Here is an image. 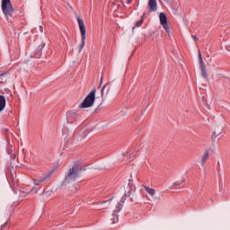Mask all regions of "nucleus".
<instances>
[{
  "label": "nucleus",
  "instance_id": "nucleus-1",
  "mask_svg": "<svg viewBox=\"0 0 230 230\" xmlns=\"http://www.w3.org/2000/svg\"><path fill=\"white\" fill-rule=\"evenodd\" d=\"M78 177H80V174L78 173V164H75L69 170L68 173L66 175L63 184L66 185L71 182H75Z\"/></svg>",
  "mask_w": 230,
  "mask_h": 230
},
{
  "label": "nucleus",
  "instance_id": "nucleus-2",
  "mask_svg": "<svg viewBox=\"0 0 230 230\" xmlns=\"http://www.w3.org/2000/svg\"><path fill=\"white\" fill-rule=\"evenodd\" d=\"M2 12L5 15L6 19H10L13 15V5H12V1L2 0Z\"/></svg>",
  "mask_w": 230,
  "mask_h": 230
},
{
  "label": "nucleus",
  "instance_id": "nucleus-3",
  "mask_svg": "<svg viewBox=\"0 0 230 230\" xmlns=\"http://www.w3.org/2000/svg\"><path fill=\"white\" fill-rule=\"evenodd\" d=\"M96 100V90H93L84 100L81 104L82 109H89L94 105V101Z\"/></svg>",
  "mask_w": 230,
  "mask_h": 230
},
{
  "label": "nucleus",
  "instance_id": "nucleus-4",
  "mask_svg": "<svg viewBox=\"0 0 230 230\" xmlns=\"http://www.w3.org/2000/svg\"><path fill=\"white\" fill-rule=\"evenodd\" d=\"M78 26L81 31V40L82 43L80 44V49L79 52L84 49V46H85V39H87V31L85 30V23L84 22V20L82 18H77Z\"/></svg>",
  "mask_w": 230,
  "mask_h": 230
},
{
  "label": "nucleus",
  "instance_id": "nucleus-5",
  "mask_svg": "<svg viewBox=\"0 0 230 230\" xmlns=\"http://www.w3.org/2000/svg\"><path fill=\"white\" fill-rule=\"evenodd\" d=\"M160 24L163 26L166 33L170 34V27H168V18L164 13L159 14Z\"/></svg>",
  "mask_w": 230,
  "mask_h": 230
},
{
  "label": "nucleus",
  "instance_id": "nucleus-6",
  "mask_svg": "<svg viewBox=\"0 0 230 230\" xmlns=\"http://www.w3.org/2000/svg\"><path fill=\"white\" fill-rule=\"evenodd\" d=\"M199 58L201 75L203 76V78H208V71L206 70V64L204 63V59H202V54L200 53V50H199Z\"/></svg>",
  "mask_w": 230,
  "mask_h": 230
},
{
  "label": "nucleus",
  "instance_id": "nucleus-7",
  "mask_svg": "<svg viewBox=\"0 0 230 230\" xmlns=\"http://www.w3.org/2000/svg\"><path fill=\"white\" fill-rule=\"evenodd\" d=\"M121 208H123V205L121 203H118L116 206V209L113 211L111 224H116V222H118V213L121 211Z\"/></svg>",
  "mask_w": 230,
  "mask_h": 230
},
{
  "label": "nucleus",
  "instance_id": "nucleus-8",
  "mask_svg": "<svg viewBox=\"0 0 230 230\" xmlns=\"http://www.w3.org/2000/svg\"><path fill=\"white\" fill-rule=\"evenodd\" d=\"M78 118H80V116L75 111H68L66 114L67 123H75V121H76Z\"/></svg>",
  "mask_w": 230,
  "mask_h": 230
},
{
  "label": "nucleus",
  "instance_id": "nucleus-9",
  "mask_svg": "<svg viewBox=\"0 0 230 230\" xmlns=\"http://www.w3.org/2000/svg\"><path fill=\"white\" fill-rule=\"evenodd\" d=\"M144 190L146 191V193H148V195H150L151 199H153V200H161L160 197H155V190L152 189L148 186H144Z\"/></svg>",
  "mask_w": 230,
  "mask_h": 230
},
{
  "label": "nucleus",
  "instance_id": "nucleus-10",
  "mask_svg": "<svg viewBox=\"0 0 230 230\" xmlns=\"http://www.w3.org/2000/svg\"><path fill=\"white\" fill-rule=\"evenodd\" d=\"M148 7L150 12H157V0H149Z\"/></svg>",
  "mask_w": 230,
  "mask_h": 230
},
{
  "label": "nucleus",
  "instance_id": "nucleus-11",
  "mask_svg": "<svg viewBox=\"0 0 230 230\" xmlns=\"http://www.w3.org/2000/svg\"><path fill=\"white\" fill-rule=\"evenodd\" d=\"M181 188H184V180L174 182L171 187L172 190H181Z\"/></svg>",
  "mask_w": 230,
  "mask_h": 230
},
{
  "label": "nucleus",
  "instance_id": "nucleus-12",
  "mask_svg": "<svg viewBox=\"0 0 230 230\" xmlns=\"http://www.w3.org/2000/svg\"><path fill=\"white\" fill-rule=\"evenodd\" d=\"M224 131V128L222 127H217L215 128L214 132H213V136L215 137H222V132Z\"/></svg>",
  "mask_w": 230,
  "mask_h": 230
},
{
  "label": "nucleus",
  "instance_id": "nucleus-13",
  "mask_svg": "<svg viewBox=\"0 0 230 230\" xmlns=\"http://www.w3.org/2000/svg\"><path fill=\"white\" fill-rule=\"evenodd\" d=\"M4 107H6V98H4V95H0V112L4 111Z\"/></svg>",
  "mask_w": 230,
  "mask_h": 230
},
{
  "label": "nucleus",
  "instance_id": "nucleus-14",
  "mask_svg": "<svg viewBox=\"0 0 230 230\" xmlns=\"http://www.w3.org/2000/svg\"><path fill=\"white\" fill-rule=\"evenodd\" d=\"M208 159H209V152L206 151L201 157V166H205Z\"/></svg>",
  "mask_w": 230,
  "mask_h": 230
},
{
  "label": "nucleus",
  "instance_id": "nucleus-15",
  "mask_svg": "<svg viewBox=\"0 0 230 230\" xmlns=\"http://www.w3.org/2000/svg\"><path fill=\"white\" fill-rule=\"evenodd\" d=\"M8 72L0 74V84H4L8 80Z\"/></svg>",
  "mask_w": 230,
  "mask_h": 230
},
{
  "label": "nucleus",
  "instance_id": "nucleus-16",
  "mask_svg": "<svg viewBox=\"0 0 230 230\" xmlns=\"http://www.w3.org/2000/svg\"><path fill=\"white\" fill-rule=\"evenodd\" d=\"M49 177V175L48 174H44L43 176H41L40 179H38V181H40V182H44V181H47L48 178Z\"/></svg>",
  "mask_w": 230,
  "mask_h": 230
},
{
  "label": "nucleus",
  "instance_id": "nucleus-17",
  "mask_svg": "<svg viewBox=\"0 0 230 230\" xmlns=\"http://www.w3.org/2000/svg\"><path fill=\"white\" fill-rule=\"evenodd\" d=\"M37 187H32V189L28 192V195L31 194V195H35V193L38 192Z\"/></svg>",
  "mask_w": 230,
  "mask_h": 230
},
{
  "label": "nucleus",
  "instance_id": "nucleus-18",
  "mask_svg": "<svg viewBox=\"0 0 230 230\" xmlns=\"http://www.w3.org/2000/svg\"><path fill=\"white\" fill-rule=\"evenodd\" d=\"M143 17H145V13H144L143 16L141 17V20L138 21V22L136 23L137 28H139V27L141 26V24H143Z\"/></svg>",
  "mask_w": 230,
  "mask_h": 230
},
{
  "label": "nucleus",
  "instance_id": "nucleus-19",
  "mask_svg": "<svg viewBox=\"0 0 230 230\" xmlns=\"http://www.w3.org/2000/svg\"><path fill=\"white\" fill-rule=\"evenodd\" d=\"M33 182H34L35 186H40V184L41 183L40 180H39V179H33Z\"/></svg>",
  "mask_w": 230,
  "mask_h": 230
},
{
  "label": "nucleus",
  "instance_id": "nucleus-20",
  "mask_svg": "<svg viewBox=\"0 0 230 230\" xmlns=\"http://www.w3.org/2000/svg\"><path fill=\"white\" fill-rule=\"evenodd\" d=\"M192 39L195 42H197L199 40V38H197V36H192Z\"/></svg>",
  "mask_w": 230,
  "mask_h": 230
},
{
  "label": "nucleus",
  "instance_id": "nucleus-21",
  "mask_svg": "<svg viewBox=\"0 0 230 230\" xmlns=\"http://www.w3.org/2000/svg\"><path fill=\"white\" fill-rule=\"evenodd\" d=\"M102 82H103V77H102L101 80H100V84H99L100 87H102Z\"/></svg>",
  "mask_w": 230,
  "mask_h": 230
},
{
  "label": "nucleus",
  "instance_id": "nucleus-22",
  "mask_svg": "<svg viewBox=\"0 0 230 230\" xmlns=\"http://www.w3.org/2000/svg\"><path fill=\"white\" fill-rule=\"evenodd\" d=\"M132 1H134V0H128V4H130V3H132Z\"/></svg>",
  "mask_w": 230,
  "mask_h": 230
},
{
  "label": "nucleus",
  "instance_id": "nucleus-23",
  "mask_svg": "<svg viewBox=\"0 0 230 230\" xmlns=\"http://www.w3.org/2000/svg\"><path fill=\"white\" fill-rule=\"evenodd\" d=\"M40 31H43L42 26H40Z\"/></svg>",
  "mask_w": 230,
  "mask_h": 230
},
{
  "label": "nucleus",
  "instance_id": "nucleus-24",
  "mask_svg": "<svg viewBox=\"0 0 230 230\" xmlns=\"http://www.w3.org/2000/svg\"><path fill=\"white\" fill-rule=\"evenodd\" d=\"M128 184H132V180H129V182H128Z\"/></svg>",
  "mask_w": 230,
  "mask_h": 230
},
{
  "label": "nucleus",
  "instance_id": "nucleus-25",
  "mask_svg": "<svg viewBox=\"0 0 230 230\" xmlns=\"http://www.w3.org/2000/svg\"><path fill=\"white\" fill-rule=\"evenodd\" d=\"M105 89V85L102 87V91H103Z\"/></svg>",
  "mask_w": 230,
  "mask_h": 230
},
{
  "label": "nucleus",
  "instance_id": "nucleus-26",
  "mask_svg": "<svg viewBox=\"0 0 230 230\" xmlns=\"http://www.w3.org/2000/svg\"><path fill=\"white\" fill-rule=\"evenodd\" d=\"M133 30H136V27H133Z\"/></svg>",
  "mask_w": 230,
  "mask_h": 230
},
{
  "label": "nucleus",
  "instance_id": "nucleus-27",
  "mask_svg": "<svg viewBox=\"0 0 230 230\" xmlns=\"http://www.w3.org/2000/svg\"><path fill=\"white\" fill-rule=\"evenodd\" d=\"M121 202H123V198H122V199H121Z\"/></svg>",
  "mask_w": 230,
  "mask_h": 230
}]
</instances>
